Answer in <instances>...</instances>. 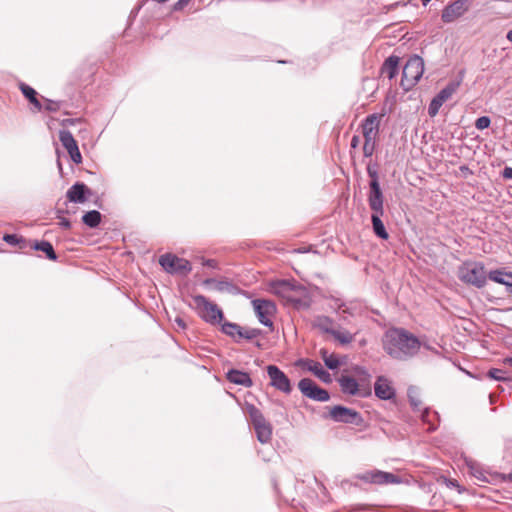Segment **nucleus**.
Wrapping results in <instances>:
<instances>
[{"mask_svg": "<svg viewBox=\"0 0 512 512\" xmlns=\"http://www.w3.org/2000/svg\"><path fill=\"white\" fill-rule=\"evenodd\" d=\"M383 347L385 352L393 359L405 361L418 353L421 342L408 331L395 328L385 333Z\"/></svg>", "mask_w": 512, "mask_h": 512, "instance_id": "f257e3e1", "label": "nucleus"}, {"mask_svg": "<svg viewBox=\"0 0 512 512\" xmlns=\"http://www.w3.org/2000/svg\"><path fill=\"white\" fill-rule=\"evenodd\" d=\"M353 376L341 375L338 378L341 391L348 395L366 396L370 393L369 390L362 389L363 386L368 385L370 374L368 371L359 365L352 367Z\"/></svg>", "mask_w": 512, "mask_h": 512, "instance_id": "f03ea898", "label": "nucleus"}, {"mask_svg": "<svg viewBox=\"0 0 512 512\" xmlns=\"http://www.w3.org/2000/svg\"><path fill=\"white\" fill-rule=\"evenodd\" d=\"M458 278L465 284L483 288L487 283L488 273L482 262L467 261L458 268Z\"/></svg>", "mask_w": 512, "mask_h": 512, "instance_id": "7ed1b4c3", "label": "nucleus"}, {"mask_svg": "<svg viewBox=\"0 0 512 512\" xmlns=\"http://www.w3.org/2000/svg\"><path fill=\"white\" fill-rule=\"evenodd\" d=\"M193 306L197 310L199 316L205 322L212 325L221 323L224 318L222 310L203 295H196L193 297Z\"/></svg>", "mask_w": 512, "mask_h": 512, "instance_id": "20e7f679", "label": "nucleus"}, {"mask_svg": "<svg viewBox=\"0 0 512 512\" xmlns=\"http://www.w3.org/2000/svg\"><path fill=\"white\" fill-rule=\"evenodd\" d=\"M423 72V59L417 55L410 57L403 67L401 85L405 89H410L420 80Z\"/></svg>", "mask_w": 512, "mask_h": 512, "instance_id": "39448f33", "label": "nucleus"}, {"mask_svg": "<svg viewBox=\"0 0 512 512\" xmlns=\"http://www.w3.org/2000/svg\"><path fill=\"white\" fill-rule=\"evenodd\" d=\"M248 413L256 432L257 439L261 443H268L272 437V427L265 419L262 412L254 405L248 407Z\"/></svg>", "mask_w": 512, "mask_h": 512, "instance_id": "423d86ee", "label": "nucleus"}, {"mask_svg": "<svg viewBox=\"0 0 512 512\" xmlns=\"http://www.w3.org/2000/svg\"><path fill=\"white\" fill-rule=\"evenodd\" d=\"M159 264L170 274H188L192 267L188 260L179 258L171 253L164 254L159 258Z\"/></svg>", "mask_w": 512, "mask_h": 512, "instance_id": "0eeeda50", "label": "nucleus"}, {"mask_svg": "<svg viewBox=\"0 0 512 512\" xmlns=\"http://www.w3.org/2000/svg\"><path fill=\"white\" fill-rule=\"evenodd\" d=\"M356 479H359L365 483L375 484V485H387V484H398L400 483L399 476L385 472L381 470H369L363 473H359L355 475Z\"/></svg>", "mask_w": 512, "mask_h": 512, "instance_id": "6e6552de", "label": "nucleus"}, {"mask_svg": "<svg viewBox=\"0 0 512 512\" xmlns=\"http://www.w3.org/2000/svg\"><path fill=\"white\" fill-rule=\"evenodd\" d=\"M298 388L304 396L312 400L326 402L330 399L328 391L319 387L309 378L301 379L298 383Z\"/></svg>", "mask_w": 512, "mask_h": 512, "instance_id": "1a4fd4ad", "label": "nucleus"}, {"mask_svg": "<svg viewBox=\"0 0 512 512\" xmlns=\"http://www.w3.org/2000/svg\"><path fill=\"white\" fill-rule=\"evenodd\" d=\"M329 415L336 422L354 425H360L363 422V418L359 412L341 405L331 408Z\"/></svg>", "mask_w": 512, "mask_h": 512, "instance_id": "9d476101", "label": "nucleus"}, {"mask_svg": "<svg viewBox=\"0 0 512 512\" xmlns=\"http://www.w3.org/2000/svg\"><path fill=\"white\" fill-rule=\"evenodd\" d=\"M255 314L261 324L267 327H272L273 322L271 317L276 311V306L273 302L264 299H256L252 301Z\"/></svg>", "mask_w": 512, "mask_h": 512, "instance_id": "9b49d317", "label": "nucleus"}, {"mask_svg": "<svg viewBox=\"0 0 512 512\" xmlns=\"http://www.w3.org/2000/svg\"><path fill=\"white\" fill-rule=\"evenodd\" d=\"M470 6V0H456L448 4L441 14V19L445 23H451L461 17Z\"/></svg>", "mask_w": 512, "mask_h": 512, "instance_id": "f8f14e48", "label": "nucleus"}, {"mask_svg": "<svg viewBox=\"0 0 512 512\" xmlns=\"http://www.w3.org/2000/svg\"><path fill=\"white\" fill-rule=\"evenodd\" d=\"M267 373L270 378V384L277 390L289 394L292 390L289 378L275 365L267 366Z\"/></svg>", "mask_w": 512, "mask_h": 512, "instance_id": "ddd939ff", "label": "nucleus"}, {"mask_svg": "<svg viewBox=\"0 0 512 512\" xmlns=\"http://www.w3.org/2000/svg\"><path fill=\"white\" fill-rule=\"evenodd\" d=\"M382 117V114L374 113L363 120L361 128L364 139L377 140Z\"/></svg>", "mask_w": 512, "mask_h": 512, "instance_id": "4468645a", "label": "nucleus"}, {"mask_svg": "<svg viewBox=\"0 0 512 512\" xmlns=\"http://www.w3.org/2000/svg\"><path fill=\"white\" fill-rule=\"evenodd\" d=\"M59 139L64 148L67 150L68 154L70 155L71 160L76 164L81 163L82 156L79 151L78 144L74 139L72 133L68 130H62L59 133Z\"/></svg>", "mask_w": 512, "mask_h": 512, "instance_id": "2eb2a0df", "label": "nucleus"}, {"mask_svg": "<svg viewBox=\"0 0 512 512\" xmlns=\"http://www.w3.org/2000/svg\"><path fill=\"white\" fill-rule=\"evenodd\" d=\"M368 204L372 212L384 211V195L379 182H369Z\"/></svg>", "mask_w": 512, "mask_h": 512, "instance_id": "dca6fc26", "label": "nucleus"}, {"mask_svg": "<svg viewBox=\"0 0 512 512\" xmlns=\"http://www.w3.org/2000/svg\"><path fill=\"white\" fill-rule=\"evenodd\" d=\"M297 365L307 369L312 372L315 376H317L321 381L325 383H330L332 381L331 375L327 372L322 365L311 359H300L297 362Z\"/></svg>", "mask_w": 512, "mask_h": 512, "instance_id": "f3484780", "label": "nucleus"}, {"mask_svg": "<svg viewBox=\"0 0 512 512\" xmlns=\"http://www.w3.org/2000/svg\"><path fill=\"white\" fill-rule=\"evenodd\" d=\"M90 194V189L84 183L77 182L68 189L66 196L70 202L84 203Z\"/></svg>", "mask_w": 512, "mask_h": 512, "instance_id": "a211bd4d", "label": "nucleus"}, {"mask_svg": "<svg viewBox=\"0 0 512 512\" xmlns=\"http://www.w3.org/2000/svg\"><path fill=\"white\" fill-rule=\"evenodd\" d=\"M375 395L382 400H390L395 396V390L392 387L390 381L383 377L379 376L374 385Z\"/></svg>", "mask_w": 512, "mask_h": 512, "instance_id": "6ab92c4d", "label": "nucleus"}, {"mask_svg": "<svg viewBox=\"0 0 512 512\" xmlns=\"http://www.w3.org/2000/svg\"><path fill=\"white\" fill-rule=\"evenodd\" d=\"M488 279L506 287L507 291L512 294V272L502 269L491 270L488 273Z\"/></svg>", "mask_w": 512, "mask_h": 512, "instance_id": "aec40b11", "label": "nucleus"}, {"mask_svg": "<svg viewBox=\"0 0 512 512\" xmlns=\"http://www.w3.org/2000/svg\"><path fill=\"white\" fill-rule=\"evenodd\" d=\"M226 378L229 382L249 388L253 385L250 375L246 372L231 369L227 372Z\"/></svg>", "mask_w": 512, "mask_h": 512, "instance_id": "412c9836", "label": "nucleus"}, {"mask_svg": "<svg viewBox=\"0 0 512 512\" xmlns=\"http://www.w3.org/2000/svg\"><path fill=\"white\" fill-rule=\"evenodd\" d=\"M469 473L478 481L489 483L492 475L487 472L479 463L469 460L466 461Z\"/></svg>", "mask_w": 512, "mask_h": 512, "instance_id": "4be33fe9", "label": "nucleus"}, {"mask_svg": "<svg viewBox=\"0 0 512 512\" xmlns=\"http://www.w3.org/2000/svg\"><path fill=\"white\" fill-rule=\"evenodd\" d=\"M384 211H381L379 213L372 212L371 215V221H372V228L375 235L381 239H388L389 235L385 229V226L381 220V217L383 216Z\"/></svg>", "mask_w": 512, "mask_h": 512, "instance_id": "5701e85b", "label": "nucleus"}, {"mask_svg": "<svg viewBox=\"0 0 512 512\" xmlns=\"http://www.w3.org/2000/svg\"><path fill=\"white\" fill-rule=\"evenodd\" d=\"M421 420L428 425L427 431H435L439 424V414L430 408H424L421 412Z\"/></svg>", "mask_w": 512, "mask_h": 512, "instance_id": "b1692460", "label": "nucleus"}, {"mask_svg": "<svg viewBox=\"0 0 512 512\" xmlns=\"http://www.w3.org/2000/svg\"><path fill=\"white\" fill-rule=\"evenodd\" d=\"M398 64L399 58L397 56L388 57L381 68V74L390 80L393 79L398 73Z\"/></svg>", "mask_w": 512, "mask_h": 512, "instance_id": "393cba45", "label": "nucleus"}, {"mask_svg": "<svg viewBox=\"0 0 512 512\" xmlns=\"http://www.w3.org/2000/svg\"><path fill=\"white\" fill-rule=\"evenodd\" d=\"M19 88H20L22 94L25 96V98H27L28 101L34 106L36 111H41L42 104L37 97L38 96L37 91L25 83H20Z\"/></svg>", "mask_w": 512, "mask_h": 512, "instance_id": "a878e982", "label": "nucleus"}, {"mask_svg": "<svg viewBox=\"0 0 512 512\" xmlns=\"http://www.w3.org/2000/svg\"><path fill=\"white\" fill-rule=\"evenodd\" d=\"M204 283L206 285H213L219 292H227L230 294H236L238 292V288L232 282L226 280L217 281L215 279H207Z\"/></svg>", "mask_w": 512, "mask_h": 512, "instance_id": "bb28decb", "label": "nucleus"}, {"mask_svg": "<svg viewBox=\"0 0 512 512\" xmlns=\"http://www.w3.org/2000/svg\"><path fill=\"white\" fill-rule=\"evenodd\" d=\"M460 82L452 81L446 85L436 97L444 104L458 90Z\"/></svg>", "mask_w": 512, "mask_h": 512, "instance_id": "cd10ccee", "label": "nucleus"}, {"mask_svg": "<svg viewBox=\"0 0 512 512\" xmlns=\"http://www.w3.org/2000/svg\"><path fill=\"white\" fill-rule=\"evenodd\" d=\"M221 331L231 337L234 341L238 342L241 326L233 322L225 321L221 325Z\"/></svg>", "mask_w": 512, "mask_h": 512, "instance_id": "c85d7f7f", "label": "nucleus"}, {"mask_svg": "<svg viewBox=\"0 0 512 512\" xmlns=\"http://www.w3.org/2000/svg\"><path fill=\"white\" fill-rule=\"evenodd\" d=\"M331 336H333V338L339 342V344L341 345H348L350 344L354 338H355V334L353 333H350L348 330L346 329H334V331H332V334Z\"/></svg>", "mask_w": 512, "mask_h": 512, "instance_id": "c756f323", "label": "nucleus"}, {"mask_svg": "<svg viewBox=\"0 0 512 512\" xmlns=\"http://www.w3.org/2000/svg\"><path fill=\"white\" fill-rule=\"evenodd\" d=\"M274 289L277 293L281 292H290L296 290H304V287L301 285H297L294 282L289 280H281L274 284Z\"/></svg>", "mask_w": 512, "mask_h": 512, "instance_id": "7c9ffc66", "label": "nucleus"}, {"mask_svg": "<svg viewBox=\"0 0 512 512\" xmlns=\"http://www.w3.org/2000/svg\"><path fill=\"white\" fill-rule=\"evenodd\" d=\"M407 395H408L409 403H410L411 407L413 408V410H415V411L423 410L422 409V401H421V397H420L418 388L410 387L408 389Z\"/></svg>", "mask_w": 512, "mask_h": 512, "instance_id": "2f4dec72", "label": "nucleus"}, {"mask_svg": "<svg viewBox=\"0 0 512 512\" xmlns=\"http://www.w3.org/2000/svg\"><path fill=\"white\" fill-rule=\"evenodd\" d=\"M33 248L35 250L44 252L46 254L47 258L50 260L54 261L57 259V255L54 251V248H53L52 244L48 241L35 242L33 245Z\"/></svg>", "mask_w": 512, "mask_h": 512, "instance_id": "473e14b6", "label": "nucleus"}, {"mask_svg": "<svg viewBox=\"0 0 512 512\" xmlns=\"http://www.w3.org/2000/svg\"><path fill=\"white\" fill-rule=\"evenodd\" d=\"M320 354H321V358L323 359L325 365L329 369L335 370V369H337L341 365V362L338 359L337 355L330 354L325 349H321Z\"/></svg>", "mask_w": 512, "mask_h": 512, "instance_id": "72a5a7b5", "label": "nucleus"}, {"mask_svg": "<svg viewBox=\"0 0 512 512\" xmlns=\"http://www.w3.org/2000/svg\"><path fill=\"white\" fill-rule=\"evenodd\" d=\"M82 221L88 227L95 228L101 222V214L96 210L89 211L83 215Z\"/></svg>", "mask_w": 512, "mask_h": 512, "instance_id": "f704fd0d", "label": "nucleus"}, {"mask_svg": "<svg viewBox=\"0 0 512 512\" xmlns=\"http://www.w3.org/2000/svg\"><path fill=\"white\" fill-rule=\"evenodd\" d=\"M315 325L321 331L332 334L335 328H333V320L328 316H319L315 320Z\"/></svg>", "mask_w": 512, "mask_h": 512, "instance_id": "c9c22d12", "label": "nucleus"}, {"mask_svg": "<svg viewBox=\"0 0 512 512\" xmlns=\"http://www.w3.org/2000/svg\"><path fill=\"white\" fill-rule=\"evenodd\" d=\"M260 335V330L256 328H243L241 327L240 335L238 341L240 339L252 340Z\"/></svg>", "mask_w": 512, "mask_h": 512, "instance_id": "e433bc0d", "label": "nucleus"}, {"mask_svg": "<svg viewBox=\"0 0 512 512\" xmlns=\"http://www.w3.org/2000/svg\"><path fill=\"white\" fill-rule=\"evenodd\" d=\"M490 378L497 381H508L509 377L507 376V372L502 369L492 368L488 371L487 374Z\"/></svg>", "mask_w": 512, "mask_h": 512, "instance_id": "4c0bfd02", "label": "nucleus"}, {"mask_svg": "<svg viewBox=\"0 0 512 512\" xmlns=\"http://www.w3.org/2000/svg\"><path fill=\"white\" fill-rule=\"evenodd\" d=\"M442 105H443V103L435 96L431 100V102H430V104L428 106V114H429V116L430 117H435L438 114V112H439V110H440Z\"/></svg>", "mask_w": 512, "mask_h": 512, "instance_id": "58836bf2", "label": "nucleus"}, {"mask_svg": "<svg viewBox=\"0 0 512 512\" xmlns=\"http://www.w3.org/2000/svg\"><path fill=\"white\" fill-rule=\"evenodd\" d=\"M376 148V140L364 139L363 155L365 157H371Z\"/></svg>", "mask_w": 512, "mask_h": 512, "instance_id": "ea45409f", "label": "nucleus"}, {"mask_svg": "<svg viewBox=\"0 0 512 512\" xmlns=\"http://www.w3.org/2000/svg\"><path fill=\"white\" fill-rule=\"evenodd\" d=\"M491 124V119L488 116H481L476 119L475 127L478 130H484L488 128Z\"/></svg>", "mask_w": 512, "mask_h": 512, "instance_id": "a19ab883", "label": "nucleus"}, {"mask_svg": "<svg viewBox=\"0 0 512 512\" xmlns=\"http://www.w3.org/2000/svg\"><path fill=\"white\" fill-rule=\"evenodd\" d=\"M3 240L9 244V245H18L20 244L21 242L24 241V239L22 237H19L18 235L16 234H5L3 236Z\"/></svg>", "mask_w": 512, "mask_h": 512, "instance_id": "79ce46f5", "label": "nucleus"}, {"mask_svg": "<svg viewBox=\"0 0 512 512\" xmlns=\"http://www.w3.org/2000/svg\"><path fill=\"white\" fill-rule=\"evenodd\" d=\"M367 174L370 178V182H379V176H378V170L377 165H367Z\"/></svg>", "mask_w": 512, "mask_h": 512, "instance_id": "37998d69", "label": "nucleus"}, {"mask_svg": "<svg viewBox=\"0 0 512 512\" xmlns=\"http://www.w3.org/2000/svg\"><path fill=\"white\" fill-rule=\"evenodd\" d=\"M44 100L46 102L45 109L47 111L56 112L60 109V102L53 101V100L46 99V98H44Z\"/></svg>", "mask_w": 512, "mask_h": 512, "instance_id": "c03bdc74", "label": "nucleus"}, {"mask_svg": "<svg viewBox=\"0 0 512 512\" xmlns=\"http://www.w3.org/2000/svg\"><path fill=\"white\" fill-rule=\"evenodd\" d=\"M189 0H178L174 6H173V9L175 11H179V10H182L185 6H187Z\"/></svg>", "mask_w": 512, "mask_h": 512, "instance_id": "a18cd8bd", "label": "nucleus"}, {"mask_svg": "<svg viewBox=\"0 0 512 512\" xmlns=\"http://www.w3.org/2000/svg\"><path fill=\"white\" fill-rule=\"evenodd\" d=\"M332 302H333V303H332V305H331V306H332L334 309H338V310H340V309H342L343 307H345V304H344V302H343L341 299L333 298V299H332Z\"/></svg>", "mask_w": 512, "mask_h": 512, "instance_id": "49530a36", "label": "nucleus"}, {"mask_svg": "<svg viewBox=\"0 0 512 512\" xmlns=\"http://www.w3.org/2000/svg\"><path fill=\"white\" fill-rule=\"evenodd\" d=\"M502 177L504 179H512V167H505L502 171Z\"/></svg>", "mask_w": 512, "mask_h": 512, "instance_id": "de8ad7c7", "label": "nucleus"}, {"mask_svg": "<svg viewBox=\"0 0 512 512\" xmlns=\"http://www.w3.org/2000/svg\"><path fill=\"white\" fill-rule=\"evenodd\" d=\"M360 144V137L358 135H354L351 139L350 146L352 149H356Z\"/></svg>", "mask_w": 512, "mask_h": 512, "instance_id": "09e8293b", "label": "nucleus"}, {"mask_svg": "<svg viewBox=\"0 0 512 512\" xmlns=\"http://www.w3.org/2000/svg\"><path fill=\"white\" fill-rule=\"evenodd\" d=\"M203 265L208 266V267H211V268H216V267H217V262H216V260H214V259H208V260H206V261L203 263Z\"/></svg>", "mask_w": 512, "mask_h": 512, "instance_id": "8fccbe9b", "label": "nucleus"}, {"mask_svg": "<svg viewBox=\"0 0 512 512\" xmlns=\"http://www.w3.org/2000/svg\"><path fill=\"white\" fill-rule=\"evenodd\" d=\"M60 225L65 228V229H69L71 227V223L68 219L66 218H63L61 221H60Z\"/></svg>", "mask_w": 512, "mask_h": 512, "instance_id": "3c124183", "label": "nucleus"}, {"mask_svg": "<svg viewBox=\"0 0 512 512\" xmlns=\"http://www.w3.org/2000/svg\"><path fill=\"white\" fill-rule=\"evenodd\" d=\"M175 322H176V324L178 325V327H180V328H182V329H185V328H186V323H185V321H184L182 318L177 317V318L175 319Z\"/></svg>", "mask_w": 512, "mask_h": 512, "instance_id": "603ef678", "label": "nucleus"}, {"mask_svg": "<svg viewBox=\"0 0 512 512\" xmlns=\"http://www.w3.org/2000/svg\"><path fill=\"white\" fill-rule=\"evenodd\" d=\"M343 313H346V314H349V315H353V312L350 308L348 307H343V310H342Z\"/></svg>", "mask_w": 512, "mask_h": 512, "instance_id": "864d4df0", "label": "nucleus"}, {"mask_svg": "<svg viewBox=\"0 0 512 512\" xmlns=\"http://www.w3.org/2000/svg\"><path fill=\"white\" fill-rule=\"evenodd\" d=\"M505 364L512 366V357H507L503 360Z\"/></svg>", "mask_w": 512, "mask_h": 512, "instance_id": "5fc2aeb1", "label": "nucleus"}, {"mask_svg": "<svg viewBox=\"0 0 512 512\" xmlns=\"http://www.w3.org/2000/svg\"><path fill=\"white\" fill-rule=\"evenodd\" d=\"M506 38H507L510 42H512V29L507 33Z\"/></svg>", "mask_w": 512, "mask_h": 512, "instance_id": "6e6d98bb", "label": "nucleus"}, {"mask_svg": "<svg viewBox=\"0 0 512 512\" xmlns=\"http://www.w3.org/2000/svg\"><path fill=\"white\" fill-rule=\"evenodd\" d=\"M431 0H422L424 6H426Z\"/></svg>", "mask_w": 512, "mask_h": 512, "instance_id": "4d7b16f0", "label": "nucleus"}, {"mask_svg": "<svg viewBox=\"0 0 512 512\" xmlns=\"http://www.w3.org/2000/svg\"><path fill=\"white\" fill-rule=\"evenodd\" d=\"M508 477H509V479L512 481V471L510 472V474H509V476H508Z\"/></svg>", "mask_w": 512, "mask_h": 512, "instance_id": "13d9d810", "label": "nucleus"}]
</instances>
